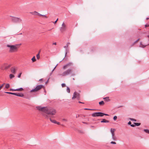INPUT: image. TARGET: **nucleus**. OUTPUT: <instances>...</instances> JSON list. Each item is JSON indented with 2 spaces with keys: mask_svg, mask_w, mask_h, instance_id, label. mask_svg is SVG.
Masks as SVG:
<instances>
[{
  "mask_svg": "<svg viewBox=\"0 0 149 149\" xmlns=\"http://www.w3.org/2000/svg\"><path fill=\"white\" fill-rule=\"evenodd\" d=\"M55 112H42V115L46 118H49L50 121L52 123H56V121L52 120L51 118L55 117L54 115H55Z\"/></svg>",
  "mask_w": 149,
  "mask_h": 149,
  "instance_id": "obj_1",
  "label": "nucleus"
},
{
  "mask_svg": "<svg viewBox=\"0 0 149 149\" xmlns=\"http://www.w3.org/2000/svg\"><path fill=\"white\" fill-rule=\"evenodd\" d=\"M18 45H7L6 46L9 48V52L10 53H13L17 52L19 48Z\"/></svg>",
  "mask_w": 149,
  "mask_h": 149,
  "instance_id": "obj_2",
  "label": "nucleus"
},
{
  "mask_svg": "<svg viewBox=\"0 0 149 149\" xmlns=\"http://www.w3.org/2000/svg\"><path fill=\"white\" fill-rule=\"evenodd\" d=\"M44 86L43 85H37L33 89L31 90L30 92L32 93L36 92L39 91V90H40Z\"/></svg>",
  "mask_w": 149,
  "mask_h": 149,
  "instance_id": "obj_3",
  "label": "nucleus"
},
{
  "mask_svg": "<svg viewBox=\"0 0 149 149\" xmlns=\"http://www.w3.org/2000/svg\"><path fill=\"white\" fill-rule=\"evenodd\" d=\"M36 108L39 111H42V112H51V111H50L49 108L47 107H37Z\"/></svg>",
  "mask_w": 149,
  "mask_h": 149,
  "instance_id": "obj_4",
  "label": "nucleus"
},
{
  "mask_svg": "<svg viewBox=\"0 0 149 149\" xmlns=\"http://www.w3.org/2000/svg\"><path fill=\"white\" fill-rule=\"evenodd\" d=\"M72 70L69 69L64 71L61 75L62 76H65L70 74L72 72Z\"/></svg>",
  "mask_w": 149,
  "mask_h": 149,
  "instance_id": "obj_5",
  "label": "nucleus"
},
{
  "mask_svg": "<svg viewBox=\"0 0 149 149\" xmlns=\"http://www.w3.org/2000/svg\"><path fill=\"white\" fill-rule=\"evenodd\" d=\"M104 115H108V114L102 113V112H95L92 114V116L93 117L102 116Z\"/></svg>",
  "mask_w": 149,
  "mask_h": 149,
  "instance_id": "obj_6",
  "label": "nucleus"
},
{
  "mask_svg": "<svg viewBox=\"0 0 149 149\" xmlns=\"http://www.w3.org/2000/svg\"><path fill=\"white\" fill-rule=\"evenodd\" d=\"M66 29V25L63 22L62 25V26L60 28V30L61 33L65 31Z\"/></svg>",
  "mask_w": 149,
  "mask_h": 149,
  "instance_id": "obj_7",
  "label": "nucleus"
},
{
  "mask_svg": "<svg viewBox=\"0 0 149 149\" xmlns=\"http://www.w3.org/2000/svg\"><path fill=\"white\" fill-rule=\"evenodd\" d=\"M75 98H76L77 100H79L80 98L79 94L76 92L74 93L72 99H73Z\"/></svg>",
  "mask_w": 149,
  "mask_h": 149,
  "instance_id": "obj_8",
  "label": "nucleus"
},
{
  "mask_svg": "<svg viewBox=\"0 0 149 149\" xmlns=\"http://www.w3.org/2000/svg\"><path fill=\"white\" fill-rule=\"evenodd\" d=\"M13 21L15 22H20L22 20L19 18L16 17H14L12 18Z\"/></svg>",
  "mask_w": 149,
  "mask_h": 149,
  "instance_id": "obj_9",
  "label": "nucleus"
},
{
  "mask_svg": "<svg viewBox=\"0 0 149 149\" xmlns=\"http://www.w3.org/2000/svg\"><path fill=\"white\" fill-rule=\"evenodd\" d=\"M72 64V63L71 62H69L66 65H65L63 67V70H65L68 67L71 66Z\"/></svg>",
  "mask_w": 149,
  "mask_h": 149,
  "instance_id": "obj_10",
  "label": "nucleus"
},
{
  "mask_svg": "<svg viewBox=\"0 0 149 149\" xmlns=\"http://www.w3.org/2000/svg\"><path fill=\"white\" fill-rule=\"evenodd\" d=\"M17 69L15 67H12L11 69V71L12 73L15 74L16 72Z\"/></svg>",
  "mask_w": 149,
  "mask_h": 149,
  "instance_id": "obj_11",
  "label": "nucleus"
},
{
  "mask_svg": "<svg viewBox=\"0 0 149 149\" xmlns=\"http://www.w3.org/2000/svg\"><path fill=\"white\" fill-rule=\"evenodd\" d=\"M13 95H15L17 96L23 97L24 96V95L22 93H13Z\"/></svg>",
  "mask_w": 149,
  "mask_h": 149,
  "instance_id": "obj_12",
  "label": "nucleus"
},
{
  "mask_svg": "<svg viewBox=\"0 0 149 149\" xmlns=\"http://www.w3.org/2000/svg\"><path fill=\"white\" fill-rule=\"evenodd\" d=\"M70 44V42H68L67 43V44H66V46H64V47L65 48H66V53H65V56L66 55V54H67V51H68V46H69V45Z\"/></svg>",
  "mask_w": 149,
  "mask_h": 149,
  "instance_id": "obj_13",
  "label": "nucleus"
},
{
  "mask_svg": "<svg viewBox=\"0 0 149 149\" xmlns=\"http://www.w3.org/2000/svg\"><path fill=\"white\" fill-rule=\"evenodd\" d=\"M115 130L114 129L111 128L110 130V132L111 133L112 136H114L115 135Z\"/></svg>",
  "mask_w": 149,
  "mask_h": 149,
  "instance_id": "obj_14",
  "label": "nucleus"
},
{
  "mask_svg": "<svg viewBox=\"0 0 149 149\" xmlns=\"http://www.w3.org/2000/svg\"><path fill=\"white\" fill-rule=\"evenodd\" d=\"M112 139L114 141H116L117 140V138L115 136H111Z\"/></svg>",
  "mask_w": 149,
  "mask_h": 149,
  "instance_id": "obj_15",
  "label": "nucleus"
},
{
  "mask_svg": "<svg viewBox=\"0 0 149 149\" xmlns=\"http://www.w3.org/2000/svg\"><path fill=\"white\" fill-rule=\"evenodd\" d=\"M38 13L37 12H36V11H34L33 12H32L30 13L31 14H32L33 15H38Z\"/></svg>",
  "mask_w": 149,
  "mask_h": 149,
  "instance_id": "obj_16",
  "label": "nucleus"
},
{
  "mask_svg": "<svg viewBox=\"0 0 149 149\" xmlns=\"http://www.w3.org/2000/svg\"><path fill=\"white\" fill-rule=\"evenodd\" d=\"M109 120H106L105 119H103L101 121V123H109Z\"/></svg>",
  "mask_w": 149,
  "mask_h": 149,
  "instance_id": "obj_17",
  "label": "nucleus"
},
{
  "mask_svg": "<svg viewBox=\"0 0 149 149\" xmlns=\"http://www.w3.org/2000/svg\"><path fill=\"white\" fill-rule=\"evenodd\" d=\"M148 45V44L146 45H143V44H142V43L141 42L140 43V45L139 46H140V47H142L143 48V47H145L146 46V45Z\"/></svg>",
  "mask_w": 149,
  "mask_h": 149,
  "instance_id": "obj_18",
  "label": "nucleus"
},
{
  "mask_svg": "<svg viewBox=\"0 0 149 149\" xmlns=\"http://www.w3.org/2000/svg\"><path fill=\"white\" fill-rule=\"evenodd\" d=\"M103 99L104 100L108 101L109 100V97H107L103 98Z\"/></svg>",
  "mask_w": 149,
  "mask_h": 149,
  "instance_id": "obj_19",
  "label": "nucleus"
},
{
  "mask_svg": "<svg viewBox=\"0 0 149 149\" xmlns=\"http://www.w3.org/2000/svg\"><path fill=\"white\" fill-rule=\"evenodd\" d=\"M9 77L10 79H12L13 78H14L15 77V76L13 74H10L9 75Z\"/></svg>",
  "mask_w": 149,
  "mask_h": 149,
  "instance_id": "obj_20",
  "label": "nucleus"
},
{
  "mask_svg": "<svg viewBox=\"0 0 149 149\" xmlns=\"http://www.w3.org/2000/svg\"><path fill=\"white\" fill-rule=\"evenodd\" d=\"M67 92L69 93L70 92V89L69 88L68 86L67 87V89H66Z\"/></svg>",
  "mask_w": 149,
  "mask_h": 149,
  "instance_id": "obj_21",
  "label": "nucleus"
},
{
  "mask_svg": "<svg viewBox=\"0 0 149 149\" xmlns=\"http://www.w3.org/2000/svg\"><path fill=\"white\" fill-rule=\"evenodd\" d=\"M10 87V84H6L5 86V88H8Z\"/></svg>",
  "mask_w": 149,
  "mask_h": 149,
  "instance_id": "obj_22",
  "label": "nucleus"
},
{
  "mask_svg": "<svg viewBox=\"0 0 149 149\" xmlns=\"http://www.w3.org/2000/svg\"><path fill=\"white\" fill-rule=\"evenodd\" d=\"M134 124L135 125V126L136 125L137 126H139L140 125L141 123H134Z\"/></svg>",
  "mask_w": 149,
  "mask_h": 149,
  "instance_id": "obj_23",
  "label": "nucleus"
},
{
  "mask_svg": "<svg viewBox=\"0 0 149 149\" xmlns=\"http://www.w3.org/2000/svg\"><path fill=\"white\" fill-rule=\"evenodd\" d=\"M23 90L22 88H19L16 89V91H22Z\"/></svg>",
  "mask_w": 149,
  "mask_h": 149,
  "instance_id": "obj_24",
  "label": "nucleus"
},
{
  "mask_svg": "<svg viewBox=\"0 0 149 149\" xmlns=\"http://www.w3.org/2000/svg\"><path fill=\"white\" fill-rule=\"evenodd\" d=\"M99 104L100 105H103L104 104V102L103 101H101L99 102Z\"/></svg>",
  "mask_w": 149,
  "mask_h": 149,
  "instance_id": "obj_25",
  "label": "nucleus"
},
{
  "mask_svg": "<svg viewBox=\"0 0 149 149\" xmlns=\"http://www.w3.org/2000/svg\"><path fill=\"white\" fill-rule=\"evenodd\" d=\"M32 61L33 62H34L36 61V59H35V56H34L33 57V58L31 59Z\"/></svg>",
  "mask_w": 149,
  "mask_h": 149,
  "instance_id": "obj_26",
  "label": "nucleus"
},
{
  "mask_svg": "<svg viewBox=\"0 0 149 149\" xmlns=\"http://www.w3.org/2000/svg\"><path fill=\"white\" fill-rule=\"evenodd\" d=\"M129 119L132 121H133L135 122L136 121V120L134 118H129Z\"/></svg>",
  "mask_w": 149,
  "mask_h": 149,
  "instance_id": "obj_27",
  "label": "nucleus"
},
{
  "mask_svg": "<svg viewBox=\"0 0 149 149\" xmlns=\"http://www.w3.org/2000/svg\"><path fill=\"white\" fill-rule=\"evenodd\" d=\"M11 66V65H9L7 66H6L5 67V69H8Z\"/></svg>",
  "mask_w": 149,
  "mask_h": 149,
  "instance_id": "obj_28",
  "label": "nucleus"
},
{
  "mask_svg": "<svg viewBox=\"0 0 149 149\" xmlns=\"http://www.w3.org/2000/svg\"><path fill=\"white\" fill-rule=\"evenodd\" d=\"M144 131H145L146 132L149 134V130L148 129H144Z\"/></svg>",
  "mask_w": 149,
  "mask_h": 149,
  "instance_id": "obj_29",
  "label": "nucleus"
},
{
  "mask_svg": "<svg viewBox=\"0 0 149 149\" xmlns=\"http://www.w3.org/2000/svg\"><path fill=\"white\" fill-rule=\"evenodd\" d=\"M62 121H64V122H65L68 121V120L67 119H66L65 118H63L62 119Z\"/></svg>",
  "mask_w": 149,
  "mask_h": 149,
  "instance_id": "obj_30",
  "label": "nucleus"
},
{
  "mask_svg": "<svg viewBox=\"0 0 149 149\" xmlns=\"http://www.w3.org/2000/svg\"><path fill=\"white\" fill-rule=\"evenodd\" d=\"M36 57L38 59H39L40 58V56L39 55V53H38L36 55Z\"/></svg>",
  "mask_w": 149,
  "mask_h": 149,
  "instance_id": "obj_31",
  "label": "nucleus"
},
{
  "mask_svg": "<svg viewBox=\"0 0 149 149\" xmlns=\"http://www.w3.org/2000/svg\"><path fill=\"white\" fill-rule=\"evenodd\" d=\"M90 127L91 128L93 129H95V128H96V127L94 126L91 125V126H90Z\"/></svg>",
  "mask_w": 149,
  "mask_h": 149,
  "instance_id": "obj_32",
  "label": "nucleus"
},
{
  "mask_svg": "<svg viewBox=\"0 0 149 149\" xmlns=\"http://www.w3.org/2000/svg\"><path fill=\"white\" fill-rule=\"evenodd\" d=\"M110 143L111 144H116V143L115 142H114V141H111Z\"/></svg>",
  "mask_w": 149,
  "mask_h": 149,
  "instance_id": "obj_33",
  "label": "nucleus"
},
{
  "mask_svg": "<svg viewBox=\"0 0 149 149\" xmlns=\"http://www.w3.org/2000/svg\"><path fill=\"white\" fill-rule=\"evenodd\" d=\"M117 118V117L116 116H114L113 119L114 120H116Z\"/></svg>",
  "mask_w": 149,
  "mask_h": 149,
  "instance_id": "obj_34",
  "label": "nucleus"
},
{
  "mask_svg": "<svg viewBox=\"0 0 149 149\" xmlns=\"http://www.w3.org/2000/svg\"><path fill=\"white\" fill-rule=\"evenodd\" d=\"M5 93H8V94H11L13 95V93H12V92H5Z\"/></svg>",
  "mask_w": 149,
  "mask_h": 149,
  "instance_id": "obj_35",
  "label": "nucleus"
},
{
  "mask_svg": "<svg viewBox=\"0 0 149 149\" xmlns=\"http://www.w3.org/2000/svg\"><path fill=\"white\" fill-rule=\"evenodd\" d=\"M61 86L62 87H64L66 85L65 84L63 83L62 84Z\"/></svg>",
  "mask_w": 149,
  "mask_h": 149,
  "instance_id": "obj_36",
  "label": "nucleus"
},
{
  "mask_svg": "<svg viewBox=\"0 0 149 149\" xmlns=\"http://www.w3.org/2000/svg\"><path fill=\"white\" fill-rule=\"evenodd\" d=\"M22 74V73H20L18 75V78H20L21 77V75Z\"/></svg>",
  "mask_w": 149,
  "mask_h": 149,
  "instance_id": "obj_37",
  "label": "nucleus"
},
{
  "mask_svg": "<svg viewBox=\"0 0 149 149\" xmlns=\"http://www.w3.org/2000/svg\"><path fill=\"white\" fill-rule=\"evenodd\" d=\"M5 84L4 83L2 84L1 86H0V90L1 89V88L3 87V86L5 85Z\"/></svg>",
  "mask_w": 149,
  "mask_h": 149,
  "instance_id": "obj_38",
  "label": "nucleus"
},
{
  "mask_svg": "<svg viewBox=\"0 0 149 149\" xmlns=\"http://www.w3.org/2000/svg\"><path fill=\"white\" fill-rule=\"evenodd\" d=\"M10 91H16V89H10Z\"/></svg>",
  "mask_w": 149,
  "mask_h": 149,
  "instance_id": "obj_39",
  "label": "nucleus"
},
{
  "mask_svg": "<svg viewBox=\"0 0 149 149\" xmlns=\"http://www.w3.org/2000/svg\"><path fill=\"white\" fill-rule=\"evenodd\" d=\"M84 110H93V109H86V108L84 109Z\"/></svg>",
  "mask_w": 149,
  "mask_h": 149,
  "instance_id": "obj_40",
  "label": "nucleus"
},
{
  "mask_svg": "<svg viewBox=\"0 0 149 149\" xmlns=\"http://www.w3.org/2000/svg\"><path fill=\"white\" fill-rule=\"evenodd\" d=\"M145 27H148L149 26V25L148 24H146L145 25Z\"/></svg>",
  "mask_w": 149,
  "mask_h": 149,
  "instance_id": "obj_41",
  "label": "nucleus"
},
{
  "mask_svg": "<svg viewBox=\"0 0 149 149\" xmlns=\"http://www.w3.org/2000/svg\"><path fill=\"white\" fill-rule=\"evenodd\" d=\"M130 126H131L133 127H134L135 126V125H134L133 124L131 125Z\"/></svg>",
  "mask_w": 149,
  "mask_h": 149,
  "instance_id": "obj_42",
  "label": "nucleus"
},
{
  "mask_svg": "<svg viewBox=\"0 0 149 149\" xmlns=\"http://www.w3.org/2000/svg\"><path fill=\"white\" fill-rule=\"evenodd\" d=\"M38 15H39V16H43V15H41L39 13H38Z\"/></svg>",
  "mask_w": 149,
  "mask_h": 149,
  "instance_id": "obj_43",
  "label": "nucleus"
},
{
  "mask_svg": "<svg viewBox=\"0 0 149 149\" xmlns=\"http://www.w3.org/2000/svg\"><path fill=\"white\" fill-rule=\"evenodd\" d=\"M57 66V65L53 69V70H52V73L54 71V70L55 69V68L56 67V66Z\"/></svg>",
  "mask_w": 149,
  "mask_h": 149,
  "instance_id": "obj_44",
  "label": "nucleus"
},
{
  "mask_svg": "<svg viewBox=\"0 0 149 149\" xmlns=\"http://www.w3.org/2000/svg\"><path fill=\"white\" fill-rule=\"evenodd\" d=\"M131 121H130L128 123V124L129 125H131Z\"/></svg>",
  "mask_w": 149,
  "mask_h": 149,
  "instance_id": "obj_45",
  "label": "nucleus"
},
{
  "mask_svg": "<svg viewBox=\"0 0 149 149\" xmlns=\"http://www.w3.org/2000/svg\"><path fill=\"white\" fill-rule=\"evenodd\" d=\"M58 19H57V20H56L55 22H54V24H55L56 23V22H57V20H58Z\"/></svg>",
  "mask_w": 149,
  "mask_h": 149,
  "instance_id": "obj_46",
  "label": "nucleus"
},
{
  "mask_svg": "<svg viewBox=\"0 0 149 149\" xmlns=\"http://www.w3.org/2000/svg\"><path fill=\"white\" fill-rule=\"evenodd\" d=\"M56 124H58V125H60V123H59V122H57V121H56Z\"/></svg>",
  "mask_w": 149,
  "mask_h": 149,
  "instance_id": "obj_47",
  "label": "nucleus"
},
{
  "mask_svg": "<svg viewBox=\"0 0 149 149\" xmlns=\"http://www.w3.org/2000/svg\"><path fill=\"white\" fill-rule=\"evenodd\" d=\"M82 123H84V124H87V123H86V122H82Z\"/></svg>",
  "mask_w": 149,
  "mask_h": 149,
  "instance_id": "obj_48",
  "label": "nucleus"
},
{
  "mask_svg": "<svg viewBox=\"0 0 149 149\" xmlns=\"http://www.w3.org/2000/svg\"><path fill=\"white\" fill-rule=\"evenodd\" d=\"M56 42H54L53 43V45H56Z\"/></svg>",
  "mask_w": 149,
  "mask_h": 149,
  "instance_id": "obj_49",
  "label": "nucleus"
},
{
  "mask_svg": "<svg viewBox=\"0 0 149 149\" xmlns=\"http://www.w3.org/2000/svg\"><path fill=\"white\" fill-rule=\"evenodd\" d=\"M43 16V17H45V18H47V16H46V15H43V16Z\"/></svg>",
  "mask_w": 149,
  "mask_h": 149,
  "instance_id": "obj_50",
  "label": "nucleus"
},
{
  "mask_svg": "<svg viewBox=\"0 0 149 149\" xmlns=\"http://www.w3.org/2000/svg\"><path fill=\"white\" fill-rule=\"evenodd\" d=\"M42 79H40L39 80V81H42Z\"/></svg>",
  "mask_w": 149,
  "mask_h": 149,
  "instance_id": "obj_51",
  "label": "nucleus"
},
{
  "mask_svg": "<svg viewBox=\"0 0 149 149\" xmlns=\"http://www.w3.org/2000/svg\"><path fill=\"white\" fill-rule=\"evenodd\" d=\"M139 39H138L135 42H137L139 40Z\"/></svg>",
  "mask_w": 149,
  "mask_h": 149,
  "instance_id": "obj_52",
  "label": "nucleus"
},
{
  "mask_svg": "<svg viewBox=\"0 0 149 149\" xmlns=\"http://www.w3.org/2000/svg\"><path fill=\"white\" fill-rule=\"evenodd\" d=\"M79 103H82V102H80V101H79Z\"/></svg>",
  "mask_w": 149,
  "mask_h": 149,
  "instance_id": "obj_53",
  "label": "nucleus"
},
{
  "mask_svg": "<svg viewBox=\"0 0 149 149\" xmlns=\"http://www.w3.org/2000/svg\"><path fill=\"white\" fill-rule=\"evenodd\" d=\"M149 18H146V19H149Z\"/></svg>",
  "mask_w": 149,
  "mask_h": 149,
  "instance_id": "obj_54",
  "label": "nucleus"
},
{
  "mask_svg": "<svg viewBox=\"0 0 149 149\" xmlns=\"http://www.w3.org/2000/svg\"><path fill=\"white\" fill-rule=\"evenodd\" d=\"M21 34H22V33H19V34H18V35H21Z\"/></svg>",
  "mask_w": 149,
  "mask_h": 149,
  "instance_id": "obj_55",
  "label": "nucleus"
},
{
  "mask_svg": "<svg viewBox=\"0 0 149 149\" xmlns=\"http://www.w3.org/2000/svg\"><path fill=\"white\" fill-rule=\"evenodd\" d=\"M148 38L149 37V35L148 36Z\"/></svg>",
  "mask_w": 149,
  "mask_h": 149,
  "instance_id": "obj_56",
  "label": "nucleus"
},
{
  "mask_svg": "<svg viewBox=\"0 0 149 149\" xmlns=\"http://www.w3.org/2000/svg\"><path fill=\"white\" fill-rule=\"evenodd\" d=\"M73 80H74V78H73Z\"/></svg>",
  "mask_w": 149,
  "mask_h": 149,
  "instance_id": "obj_57",
  "label": "nucleus"
}]
</instances>
